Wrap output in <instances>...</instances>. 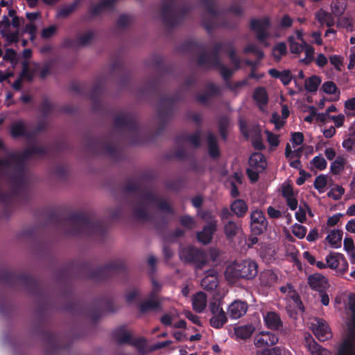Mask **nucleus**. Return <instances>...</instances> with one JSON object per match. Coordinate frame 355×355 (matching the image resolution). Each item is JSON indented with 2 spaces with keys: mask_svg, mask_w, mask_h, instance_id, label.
I'll return each instance as SVG.
<instances>
[{
  "mask_svg": "<svg viewBox=\"0 0 355 355\" xmlns=\"http://www.w3.org/2000/svg\"><path fill=\"white\" fill-rule=\"evenodd\" d=\"M209 310L212 314L210 318V325L216 329L221 328L227 321L225 311L220 306L219 301H214L210 303Z\"/></svg>",
  "mask_w": 355,
  "mask_h": 355,
  "instance_id": "obj_1",
  "label": "nucleus"
},
{
  "mask_svg": "<svg viewBox=\"0 0 355 355\" xmlns=\"http://www.w3.org/2000/svg\"><path fill=\"white\" fill-rule=\"evenodd\" d=\"M180 257L182 260L187 262H196L198 268H202L206 264L204 261L205 254L203 252L198 250L191 247L181 249L180 251Z\"/></svg>",
  "mask_w": 355,
  "mask_h": 355,
  "instance_id": "obj_2",
  "label": "nucleus"
},
{
  "mask_svg": "<svg viewBox=\"0 0 355 355\" xmlns=\"http://www.w3.org/2000/svg\"><path fill=\"white\" fill-rule=\"evenodd\" d=\"M304 141V136L301 132H295L292 134L291 144H288L286 147V156L287 158L292 159L298 158L302 153V147L300 146Z\"/></svg>",
  "mask_w": 355,
  "mask_h": 355,
  "instance_id": "obj_3",
  "label": "nucleus"
},
{
  "mask_svg": "<svg viewBox=\"0 0 355 355\" xmlns=\"http://www.w3.org/2000/svg\"><path fill=\"white\" fill-rule=\"evenodd\" d=\"M267 220L263 212L259 209L252 210L250 214V227L255 234L263 232L267 227Z\"/></svg>",
  "mask_w": 355,
  "mask_h": 355,
  "instance_id": "obj_4",
  "label": "nucleus"
},
{
  "mask_svg": "<svg viewBox=\"0 0 355 355\" xmlns=\"http://www.w3.org/2000/svg\"><path fill=\"white\" fill-rule=\"evenodd\" d=\"M315 336L320 341H324L331 336V331L326 322L318 318H314L309 324Z\"/></svg>",
  "mask_w": 355,
  "mask_h": 355,
  "instance_id": "obj_5",
  "label": "nucleus"
},
{
  "mask_svg": "<svg viewBox=\"0 0 355 355\" xmlns=\"http://www.w3.org/2000/svg\"><path fill=\"white\" fill-rule=\"evenodd\" d=\"M239 270L241 279H253L258 272V266L254 261L246 259L238 261Z\"/></svg>",
  "mask_w": 355,
  "mask_h": 355,
  "instance_id": "obj_6",
  "label": "nucleus"
},
{
  "mask_svg": "<svg viewBox=\"0 0 355 355\" xmlns=\"http://www.w3.org/2000/svg\"><path fill=\"white\" fill-rule=\"evenodd\" d=\"M251 28L257 34L258 40L263 42L268 35L269 20L267 18L253 19L251 22Z\"/></svg>",
  "mask_w": 355,
  "mask_h": 355,
  "instance_id": "obj_7",
  "label": "nucleus"
},
{
  "mask_svg": "<svg viewBox=\"0 0 355 355\" xmlns=\"http://www.w3.org/2000/svg\"><path fill=\"white\" fill-rule=\"evenodd\" d=\"M248 309V304L245 301L237 300L230 304L227 313L232 319H239L246 313Z\"/></svg>",
  "mask_w": 355,
  "mask_h": 355,
  "instance_id": "obj_8",
  "label": "nucleus"
},
{
  "mask_svg": "<svg viewBox=\"0 0 355 355\" xmlns=\"http://www.w3.org/2000/svg\"><path fill=\"white\" fill-rule=\"evenodd\" d=\"M277 342V336L275 334L268 331L260 332L254 339V343L258 347L273 345Z\"/></svg>",
  "mask_w": 355,
  "mask_h": 355,
  "instance_id": "obj_9",
  "label": "nucleus"
},
{
  "mask_svg": "<svg viewBox=\"0 0 355 355\" xmlns=\"http://www.w3.org/2000/svg\"><path fill=\"white\" fill-rule=\"evenodd\" d=\"M309 284L313 289L319 293L324 292L329 288V283L327 278L318 273L309 276Z\"/></svg>",
  "mask_w": 355,
  "mask_h": 355,
  "instance_id": "obj_10",
  "label": "nucleus"
},
{
  "mask_svg": "<svg viewBox=\"0 0 355 355\" xmlns=\"http://www.w3.org/2000/svg\"><path fill=\"white\" fill-rule=\"evenodd\" d=\"M327 266L331 269H339L341 266L342 269L347 267V262L344 256L340 253H330L326 257Z\"/></svg>",
  "mask_w": 355,
  "mask_h": 355,
  "instance_id": "obj_11",
  "label": "nucleus"
},
{
  "mask_svg": "<svg viewBox=\"0 0 355 355\" xmlns=\"http://www.w3.org/2000/svg\"><path fill=\"white\" fill-rule=\"evenodd\" d=\"M10 135L14 138L28 137L30 130L28 125L21 120L13 122L10 125Z\"/></svg>",
  "mask_w": 355,
  "mask_h": 355,
  "instance_id": "obj_12",
  "label": "nucleus"
},
{
  "mask_svg": "<svg viewBox=\"0 0 355 355\" xmlns=\"http://www.w3.org/2000/svg\"><path fill=\"white\" fill-rule=\"evenodd\" d=\"M282 293L286 294V297L290 300L294 309H297L302 311V304L299 297V295L295 290L293 289L290 284L282 286L280 288Z\"/></svg>",
  "mask_w": 355,
  "mask_h": 355,
  "instance_id": "obj_13",
  "label": "nucleus"
},
{
  "mask_svg": "<svg viewBox=\"0 0 355 355\" xmlns=\"http://www.w3.org/2000/svg\"><path fill=\"white\" fill-rule=\"evenodd\" d=\"M240 128L243 134L246 138L254 137L252 139L254 146L256 148L261 149L264 147L263 144L260 138V130L257 128L254 130V133H251L247 130V124L245 121H240Z\"/></svg>",
  "mask_w": 355,
  "mask_h": 355,
  "instance_id": "obj_14",
  "label": "nucleus"
},
{
  "mask_svg": "<svg viewBox=\"0 0 355 355\" xmlns=\"http://www.w3.org/2000/svg\"><path fill=\"white\" fill-rule=\"evenodd\" d=\"M239 270L238 261L232 262L226 266L224 276L228 283L234 284L241 279Z\"/></svg>",
  "mask_w": 355,
  "mask_h": 355,
  "instance_id": "obj_15",
  "label": "nucleus"
},
{
  "mask_svg": "<svg viewBox=\"0 0 355 355\" xmlns=\"http://www.w3.org/2000/svg\"><path fill=\"white\" fill-rule=\"evenodd\" d=\"M218 272L211 269L205 272V276L201 281V286L206 290H214L218 285Z\"/></svg>",
  "mask_w": 355,
  "mask_h": 355,
  "instance_id": "obj_16",
  "label": "nucleus"
},
{
  "mask_svg": "<svg viewBox=\"0 0 355 355\" xmlns=\"http://www.w3.org/2000/svg\"><path fill=\"white\" fill-rule=\"evenodd\" d=\"M216 230V223L215 220H211L207 226H205L203 230L198 232L197 234L198 239L203 244L209 243L211 239L214 232Z\"/></svg>",
  "mask_w": 355,
  "mask_h": 355,
  "instance_id": "obj_17",
  "label": "nucleus"
},
{
  "mask_svg": "<svg viewBox=\"0 0 355 355\" xmlns=\"http://www.w3.org/2000/svg\"><path fill=\"white\" fill-rule=\"evenodd\" d=\"M282 195L286 198L288 207L292 210L296 209L297 207V200L296 194L294 193L292 187L287 183L282 185Z\"/></svg>",
  "mask_w": 355,
  "mask_h": 355,
  "instance_id": "obj_18",
  "label": "nucleus"
},
{
  "mask_svg": "<svg viewBox=\"0 0 355 355\" xmlns=\"http://www.w3.org/2000/svg\"><path fill=\"white\" fill-rule=\"evenodd\" d=\"M295 33L297 39L304 44L303 50L305 52L306 57L301 60V61L305 64H309L313 60V55L315 53L314 49L304 40L302 31L297 30Z\"/></svg>",
  "mask_w": 355,
  "mask_h": 355,
  "instance_id": "obj_19",
  "label": "nucleus"
},
{
  "mask_svg": "<svg viewBox=\"0 0 355 355\" xmlns=\"http://www.w3.org/2000/svg\"><path fill=\"white\" fill-rule=\"evenodd\" d=\"M207 304V295L203 292H198L192 297L193 309L198 313H202Z\"/></svg>",
  "mask_w": 355,
  "mask_h": 355,
  "instance_id": "obj_20",
  "label": "nucleus"
},
{
  "mask_svg": "<svg viewBox=\"0 0 355 355\" xmlns=\"http://www.w3.org/2000/svg\"><path fill=\"white\" fill-rule=\"evenodd\" d=\"M171 343L172 342L170 340L161 342L156 344L150 349H148L146 340L144 338H139L133 343V345L135 346V347L139 352L146 353L148 350H154L166 347Z\"/></svg>",
  "mask_w": 355,
  "mask_h": 355,
  "instance_id": "obj_21",
  "label": "nucleus"
},
{
  "mask_svg": "<svg viewBox=\"0 0 355 355\" xmlns=\"http://www.w3.org/2000/svg\"><path fill=\"white\" fill-rule=\"evenodd\" d=\"M249 164L250 167L255 170L263 171L266 166V162L261 153H255L250 157Z\"/></svg>",
  "mask_w": 355,
  "mask_h": 355,
  "instance_id": "obj_22",
  "label": "nucleus"
},
{
  "mask_svg": "<svg viewBox=\"0 0 355 355\" xmlns=\"http://www.w3.org/2000/svg\"><path fill=\"white\" fill-rule=\"evenodd\" d=\"M343 232L339 230H331L326 236L327 241L329 246L333 248H338L341 246Z\"/></svg>",
  "mask_w": 355,
  "mask_h": 355,
  "instance_id": "obj_23",
  "label": "nucleus"
},
{
  "mask_svg": "<svg viewBox=\"0 0 355 355\" xmlns=\"http://www.w3.org/2000/svg\"><path fill=\"white\" fill-rule=\"evenodd\" d=\"M263 320L266 326L272 329H277L282 324L279 316L273 311H270L263 315Z\"/></svg>",
  "mask_w": 355,
  "mask_h": 355,
  "instance_id": "obj_24",
  "label": "nucleus"
},
{
  "mask_svg": "<svg viewBox=\"0 0 355 355\" xmlns=\"http://www.w3.org/2000/svg\"><path fill=\"white\" fill-rule=\"evenodd\" d=\"M338 355H355V339H346L340 347Z\"/></svg>",
  "mask_w": 355,
  "mask_h": 355,
  "instance_id": "obj_25",
  "label": "nucleus"
},
{
  "mask_svg": "<svg viewBox=\"0 0 355 355\" xmlns=\"http://www.w3.org/2000/svg\"><path fill=\"white\" fill-rule=\"evenodd\" d=\"M254 330L252 324L242 325L234 328V334L237 338L246 339L251 336Z\"/></svg>",
  "mask_w": 355,
  "mask_h": 355,
  "instance_id": "obj_26",
  "label": "nucleus"
},
{
  "mask_svg": "<svg viewBox=\"0 0 355 355\" xmlns=\"http://www.w3.org/2000/svg\"><path fill=\"white\" fill-rule=\"evenodd\" d=\"M253 98L259 108L263 110L268 103V95L265 89H257L254 92Z\"/></svg>",
  "mask_w": 355,
  "mask_h": 355,
  "instance_id": "obj_27",
  "label": "nucleus"
},
{
  "mask_svg": "<svg viewBox=\"0 0 355 355\" xmlns=\"http://www.w3.org/2000/svg\"><path fill=\"white\" fill-rule=\"evenodd\" d=\"M306 346L312 355H328V352L322 348L311 337L306 338Z\"/></svg>",
  "mask_w": 355,
  "mask_h": 355,
  "instance_id": "obj_28",
  "label": "nucleus"
},
{
  "mask_svg": "<svg viewBox=\"0 0 355 355\" xmlns=\"http://www.w3.org/2000/svg\"><path fill=\"white\" fill-rule=\"evenodd\" d=\"M289 114V111L288 107L286 105L282 106V118H280L277 113H274L272 116L271 122L275 124V128L277 130L280 129L284 123V119H286Z\"/></svg>",
  "mask_w": 355,
  "mask_h": 355,
  "instance_id": "obj_29",
  "label": "nucleus"
},
{
  "mask_svg": "<svg viewBox=\"0 0 355 355\" xmlns=\"http://www.w3.org/2000/svg\"><path fill=\"white\" fill-rule=\"evenodd\" d=\"M231 209L237 216L240 217L246 213L248 206L243 200H236L232 203Z\"/></svg>",
  "mask_w": 355,
  "mask_h": 355,
  "instance_id": "obj_30",
  "label": "nucleus"
},
{
  "mask_svg": "<svg viewBox=\"0 0 355 355\" xmlns=\"http://www.w3.org/2000/svg\"><path fill=\"white\" fill-rule=\"evenodd\" d=\"M346 159L343 156H338L331 164V171L334 174H338L345 168Z\"/></svg>",
  "mask_w": 355,
  "mask_h": 355,
  "instance_id": "obj_31",
  "label": "nucleus"
},
{
  "mask_svg": "<svg viewBox=\"0 0 355 355\" xmlns=\"http://www.w3.org/2000/svg\"><path fill=\"white\" fill-rule=\"evenodd\" d=\"M224 230L226 236L230 239L234 237L236 234H238L240 232L241 227L239 225L235 223L234 222L229 221L225 225Z\"/></svg>",
  "mask_w": 355,
  "mask_h": 355,
  "instance_id": "obj_32",
  "label": "nucleus"
},
{
  "mask_svg": "<svg viewBox=\"0 0 355 355\" xmlns=\"http://www.w3.org/2000/svg\"><path fill=\"white\" fill-rule=\"evenodd\" d=\"M209 154L212 157H216L219 155V150L216 141V138L212 134L207 136Z\"/></svg>",
  "mask_w": 355,
  "mask_h": 355,
  "instance_id": "obj_33",
  "label": "nucleus"
},
{
  "mask_svg": "<svg viewBox=\"0 0 355 355\" xmlns=\"http://www.w3.org/2000/svg\"><path fill=\"white\" fill-rule=\"evenodd\" d=\"M320 82L321 80L318 76H311L309 79L306 80L305 88L309 92H315L318 89Z\"/></svg>",
  "mask_w": 355,
  "mask_h": 355,
  "instance_id": "obj_34",
  "label": "nucleus"
},
{
  "mask_svg": "<svg viewBox=\"0 0 355 355\" xmlns=\"http://www.w3.org/2000/svg\"><path fill=\"white\" fill-rule=\"evenodd\" d=\"M327 184V178L326 175H318L314 181V187L320 193H324Z\"/></svg>",
  "mask_w": 355,
  "mask_h": 355,
  "instance_id": "obj_35",
  "label": "nucleus"
},
{
  "mask_svg": "<svg viewBox=\"0 0 355 355\" xmlns=\"http://www.w3.org/2000/svg\"><path fill=\"white\" fill-rule=\"evenodd\" d=\"M311 164L312 167L320 171L325 169L327 166V162L326 159L321 155L315 156L311 160Z\"/></svg>",
  "mask_w": 355,
  "mask_h": 355,
  "instance_id": "obj_36",
  "label": "nucleus"
},
{
  "mask_svg": "<svg viewBox=\"0 0 355 355\" xmlns=\"http://www.w3.org/2000/svg\"><path fill=\"white\" fill-rule=\"evenodd\" d=\"M290 51L292 53L300 54L303 51V42L299 43L295 41V37L291 36L288 38Z\"/></svg>",
  "mask_w": 355,
  "mask_h": 355,
  "instance_id": "obj_37",
  "label": "nucleus"
},
{
  "mask_svg": "<svg viewBox=\"0 0 355 355\" xmlns=\"http://www.w3.org/2000/svg\"><path fill=\"white\" fill-rule=\"evenodd\" d=\"M287 48L284 43H279L275 46L272 51V55L275 60H278L281 57L286 53Z\"/></svg>",
  "mask_w": 355,
  "mask_h": 355,
  "instance_id": "obj_38",
  "label": "nucleus"
},
{
  "mask_svg": "<svg viewBox=\"0 0 355 355\" xmlns=\"http://www.w3.org/2000/svg\"><path fill=\"white\" fill-rule=\"evenodd\" d=\"M291 229L293 234L300 239L304 238L306 236V229L304 226L300 224H294Z\"/></svg>",
  "mask_w": 355,
  "mask_h": 355,
  "instance_id": "obj_39",
  "label": "nucleus"
},
{
  "mask_svg": "<svg viewBox=\"0 0 355 355\" xmlns=\"http://www.w3.org/2000/svg\"><path fill=\"white\" fill-rule=\"evenodd\" d=\"M345 114L348 116L355 115V97L349 98L344 104Z\"/></svg>",
  "mask_w": 355,
  "mask_h": 355,
  "instance_id": "obj_40",
  "label": "nucleus"
},
{
  "mask_svg": "<svg viewBox=\"0 0 355 355\" xmlns=\"http://www.w3.org/2000/svg\"><path fill=\"white\" fill-rule=\"evenodd\" d=\"M343 147L347 151L352 150L355 147V131L345 139L342 144Z\"/></svg>",
  "mask_w": 355,
  "mask_h": 355,
  "instance_id": "obj_41",
  "label": "nucleus"
},
{
  "mask_svg": "<svg viewBox=\"0 0 355 355\" xmlns=\"http://www.w3.org/2000/svg\"><path fill=\"white\" fill-rule=\"evenodd\" d=\"M345 190L341 186H336L333 187L329 192L328 193V196L330 198H332L334 200H339L341 198L342 196L344 194Z\"/></svg>",
  "mask_w": 355,
  "mask_h": 355,
  "instance_id": "obj_42",
  "label": "nucleus"
},
{
  "mask_svg": "<svg viewBox=\"0 0 355 355\" xmlns=\"http://www.w3.org/2000/svg\"><path fill=\"white\" fill-rule=\"evenodd\" d=\"M306 210H309V206L305 204L303 206H300L295 212V218L299 222L303 223L306 220Z\"/></svg>",
  "mask_w": 355,
  "mask_h": 355,
  "instance_id": "obj_43",
  "label": "nucleus"
},
{
  "mask_svg": "<svg viewBox=\"0 0 355 355\" xmlns=\"http://www.w3.org/2000/svg\"><path fill=\"white\" fill-rule=\"evenodd\" d=\"M115 336L119 343L128 342L130 338V334L123 329L116 330Z\"/></svg>",
  "mask_w": 355,
  "mask_h": 355,
  "instance_id": "obj_44",
  "label": "nucleus"
},
{
  "mask_svg": "<svg viewBox=\"0 0 355 355\" xmlns=\"http://www.w3.org/2000/svg\"><path fill=\"white\" fill-rule=\"evenodd\" d=\"M322 89L326 94L338 95L337 87L333 82L328 81L324 83L322 85Z\"/></svg>",
  "mask_w": 355,
  "mask_h": 355,
  "instance_id": "obj_45",
  "label": "nucleus"
},
{
  "mask_svg": "<svg viewBox=\"0 0 355 355\" xmlns=\"http://www.w3.org/2000/svg\"><path fill=\"white\" fill-rule=\"evenodd\" d=\"M331 64H332L336 70L340 71L343 64V58L337 55H332L329 58Z\"/></svg>",
  "mask_w": 355,
  "mask_h": 355,
  "instance_id": "obj_46",
  "label": "nucleus"
},
{
  "mask_svg": "<svg viewBox=\"0 0 355 355\" xmlns=\"http://www.w3.org/2000/svg\"><path fill=\"white\" fill-rule=\"evenodd\" d=\"M256 355H282V352L279 348L273 347L258 350Z\"/></svg>",
  "mask_w": 355,
  "mask_h": 355,
  "instance_id": "obj_47",
  "label": "nucleus"
},
{
  "mask_svg": "<svg viewBox=\"0 0 355 355\" xmlns=\"http://www.w3.org/2000/svg\"><path fill=\"white\" fill-rule=\"evenodd\" d=\"M345 116L343 114H339L336 116L330 115L329 119L331 120L336 128H340L343 125L345 121Z\"/></svg>",
  "mask_w": 355,
  "mask_h": 355,
  "instance_id": "obj_48",
  "label": "nucleus"
},
{
  "mask_svg": "<svg viewBox=\"0 0 355 355\" xmlns=\"http://www.w3.org/2000/svg\"><path fill=\"white\" fill-rule=\"evenodd\" d=\"M266 134L267 136V140L270 146L277 147L279 144V137L277 135L272 134L268 130L266 131Z\"/></svg>",
  "mask_w": 355,
  "mask_h": 355,
  "instance_id": "obj_49",
  "label": "nucleus"
},
{
  "mask_svg": "<svg viewBox=\"0 0 355 355\" xmlns=\"http://www.w3.org/2000/svg\"><path fill=\"white\" fill-rule=\"evenodd\" d=\"M329 17V13L324 10H320L315 14V18L321 24H326L327 26H329V23L327 22V19Z\"/></svg>",
  "mask_w": 355,
  "mask_h": 355,
  "instance_id": "obj_50",
  "label": "nucleus"
},
{
  "mask_svg": "<svg viewBox=\"0 0 355 355\" xmlns=\"http://www.w3.org/2000/svg\"><path fill=\"white\" fill-rule=\"evenodd\" d=\"M345 8L346 6L344 3L340 2H336L335 3L333 4L331 8L332 12L336 15H343L345 12Z\"/></svg>",
  "mask_w": 355,
  "mask_h": 355,
  "instance_id": "obj_51",
  "label": "nucleus"
},
{
  "mask_svg": "<svg viewBox=\"0 0 355 355\" xmlns=\"http://www.w3.org/2000/svg\"><path fill=\"white\" fill-rule=\"evenodd\" d=\"M3 59L9 60L12 64H15L17 63V53L12 49H7L3 55Z\"/></svg>",
  "mask_w": 355,
  "mask_h": 355,
  "instance_id": "obj_52",
  "label": "nucleus"
},
{
  "mask_svg": "<svg viewBox=\"0 0 355 355\" xmlns=\"http://www.w3.org/2000/svg\"><path fill=\"white\" fill-rule=\"evenodd\" d=\"M205 257L204 258V261H206V265H208L209 264V259H211V261L213 262L216 261L217 260V258L218 257V255H219V252L218 250H210V252H209V254H205Z\"/></svg>",
  "mask_w": 355,
  "mask_h": 355,
  "instance_id": "obj_53",
  "label": "nucleus"
},
{
  "mask_svg": "<svg viewBox=\"0 0 355 355\" xmlns=\"http://www.w3.org/2000/svg\"><path fill=\"white\" fill-rule=\"evenodd\" d=\"M177 316L178 313L176 312L173 313L172 315L166 314L161 318V321L165 325L173 326V320Z\"/></svg>",
  "mask_w": 355,
  "mask_h": 355,
  "instance_id": "obj_54",
  "label": "nucleus"
},
{
  "mask_svg": "<svg viewBox=\"0 0 355 355\" xmlns=\"http://www.w3.org/2000/svg\"><path fill=\"white\" fill-rule=\"evenodd\" d=\"M157 306V302L155 300L152 299L150 301L143 303L141 306V311H146L150 309H153Z\"/></svg>",
  "mask_w": 355,
  "mask_h": 355,
  "instance_id": "obj_55",
  "label": "nucleus"
},
{
  "mask_svg": "<svg viewBox=\"0 0 355 355\" xmlns=\"http://www.w3.org/2000/svg\"><path fill=\"white\" fill-rule=\"evenodd\" d=\"M183 314L184 315V316L186 318H187L193 323L198 324V325H201V322H200L199 317L198 315L192 313L190 311H189V310L184 311L183 312Z\"/></svg>",
  "mask_w": 355,
  "mask_h": 355,
  "instance_id": "obj_56",
  "label": "nucleus"
},
{
  "mask_svg": "<svg viewBox=\"0 0 355 355\" xmlns=\"http://www.w3.org/2000/svg\"><path fill=\"white\" fill-rule=\"evenodd\" d=\"M55 31L56 27L55 26H51L42 31V37L44 39L50 38L55 34Z\"/></svg>",
  "mask_w": 355,
  "mask_h": 355,
  "instance_id": "obj_57",
  "label": "nucleus"
},
{
  "mask_svg": "<svg viewBox=\"0 0 355 355\" xmlns=\"http://www.w3.org/2000/svg\"><path fill=\"white\" fill-rule=\"evenodd\" d=\"M261 254V256L263 258V259H266L267 260H270L274 254H275V250L272 248H268L267 249L266 248L265 250H262L260 252Z\"/></svg>",
  "mask_w": 355,
  "mask_h": 355,
  "instance_id": "obj_58",
  "label": "nucleus"
},
{
  "mask_svg": "<svg viewBox=\"0 0 355 355\" xmlns=\"http://www.w3.org/2000/svg\"><path fill=\"white\" fill-rule=\"evenodd\" d=\"M279 78L281 80V81L282 82V83L284 85H288L292 79V76H291L290 71H284L281 72V74H280Z\"/></svg>",
  "mask_w": 355,
  "mask_h": 355,
  "instance_id": "obj_59",
  "label": "nucleus"
},
{
  "mask_svg": "<svg viewBox=\"0 0 355 355\" xmlns=\"http://www.w3.org/2000/svg\"><path fill=\"white\" fill-rule=\"evenodd\" d=\"M261 171L255 170V169L250 167L247 170V173H248V175L249 178L250 179V180L252 182H255L258 180L259 173Z\"/></svg>",
  "mask_w": 355,
  "mask_h": 355,
  "instance_id": "obj_60",
  "label": "nucleus"
},
{
  "mask_svg": "<svg viewBox=\"0 0 355 355\" xmlns=\"http://www.w3.org/2000/svg\"><path fill=\"white\" fill-rule=\"evenodd\" d=\"M181 223L186 227L191 228L193 227L194 221L191 217L185 216L181 218Z\"/></svg>",
  "mask_w": 355,
  "mask_h": 355,
  "instance_id": "obj_61",
  "label": "nucleus"
},
{
  "mask_svg": "<svg viewBox=\"0 0 355 355\" xmlns=\"http://www.w3.org/2000/svg\"><path fill=\"white\" fill-rule=\"evenodd\" d=\"M341 216H342V214H337L332 216L329 217V218L327 219V225L330 226V227L336 225L340 220V218Z\"/></svg>",
  "mask_w": 355,
  "mask_h": 355,
  "instance_id": "obj_62",
  "label": "nucleus"
},
{
  "mask_svg": "<svg viewBox=\"0 0 355 355\" xmlns=\"http://www.w3.org/2000/svg\"><path fill=\"white\" fill-rule=\"evenodd\" d=\"M315 62L318 67H322L327 64V58L322 53H320L316 58Z\"/></svg>",
  "mask_w": 355,
  "mask_h": 355,
  "instance_id": "obj_63",
  "label": "nucleus"
},
{
  "mask_svg": "<svg viewBox=\"0 0 355 355\" xmlns=\"http://www.w3.org/2000/svg\"><path fill=\"white\" fill-rule=\"evenodd\" d=\"M324 155L329 160H333L336 158V153L333 148H326L324 150Z\"/></svg>",
  "mask_w": 355,
  "mask_h": 355,
  "instance_id": "obj_64",
  "label": "nucleus"
}]
</instances>
